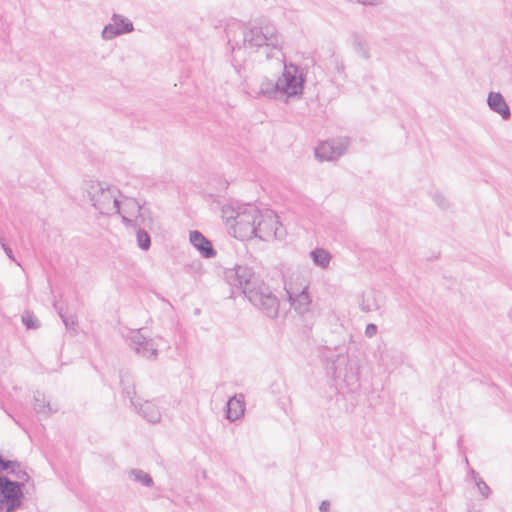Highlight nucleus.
<instances>
[{
	"instance_id": "nucleus-1",
	"label": "nucleus",
	"mask_w": 512,
	"mask_h": 512,
	"mask_svg": "<svg viewBox=\"0 0 512 512\" xmlns=\"http://www.w3.org/2000/svg\"><path fill=\"white\" fill-rule=\"evenodd\" d=\"M304 84V76L302 71L294 66L289 65L285 67L280 86L284 93L289 96L298 95L302 93Z\"/></svg>"
},
{
	"instance_id": "nucleus-2",
	"label": "nucleus",
	"mask_w": 512,
	"mask_h": 512,
	"mask_svg": "<svg viewBox=\"0 0 512 512\" xmlns=\"http://www.w3.org/2000/svg\"><path fill=\"white\" fill-rule=\"evenodd\" d=\"M21 490L17 483L0 478V509L11 511L19 501Z\"/></svg>"
},
{
	"instance_id": "nucleus-3",
	"label": "nucleus",
	"mask_w": 512,
	"mask_h": 512,
	"mask_svg": "<svg viewBox=\"0 0 512 512\" xmlns=\"http://www.w3.org/2000/svg\"><path fill=\"white\" fill-rule=\"evenodd\" d=\"M190 241L205 257H211L215 254L210 241H208L200 232H191Z\"/></svg>"
},
{
	"instance_id": "nucleus-4",
	"label": "nucleus",
	"mask_w": 512,
	"mask_h": 512,
	"mask_svg": "<svg viewBox=\"0 0 512 512\" xmlns=\"http://www.w3.org/2000/svg\"><path fill=\"white\" fill-rule=\"evenodd\" d=\"M488 104L494 111L499 113L503 118H507L510 115L509 108L501 94L491 93L488 97Z\"/></svg>"
},
{
	"instance_id": "nucleus-5",
	"label": "nucleus",
	"mask_w": 512,
	"mask_h": 512,
	"mask_svg": "<svg viewBox=\"0 0 512 512\" xmlns=\"http://www.w3.org/2000/svg\"><path fill=\"white\" fill-rule=\"evenodd\" d=\"M245 411L244 400L241 397H233L227 404V417L231 420L239 419Z\"/></svg>"
},
{
	"instance_id": "nucleus-6",
	"label": "nucleus",
	"mask_w": 512,
	"mask_h": 512,
	"mask_svg": "<svg viewBox=\"0 0 512 512\" xmlns=\"http://www.w3.org/2000/svg\"><path fill=\"white\" fill-rule=\"evenodd\" d=\"M339 155L340 151L330 142H323L316 149V156L321 160H333Z\"/></svg>"
},
{
	"instance_id": "nucleus-7",
	"label": "nucleus",
	"mask_w": 512,
	"mask_h": 512,
	"mask_svg": "<svg viewBox=\"0 0 512 512\" xmlns=\"http://www.w3.org/2000/svg\"><path fill=\"white\" fill-rule=\"evenodd\" d=\"M290 300L291 305L299 312L306 311L310 304V298L306 289L301 290L298 294L290 292Z\"/></svg>"
},
{
	"instance_id": "nucleus-8",
	"label": "nucleus",
	"mask_w": 512,
	"mask_h": 512,
	"mask_svg": "<svg viewBox=\"0 0 512 512\" xmlns=\"http://www.w3.org/2000/svg\"><path fill=\"white\" fill-rule=\"evenodd\" d=\"M117 21L118 19H114V24H111L109 25L108 27H106L103 31V34L106 36V37H109L111 34H119V33H125V32H129L132 30V24L131 23H123V27L119 28H115L114 29V25L117 24Z\"/></svg>"
},
{
	"instance_id": "nucleus-9",
	"label": "nucleus",
	"mask_w": 512,
	"mask_h": 512,
	"mask_svg": "<svg viewBox=\"0 0 512 512\" xmlns=\"http://www.w3.org/2000/svg\"><path fill=\"white\" fill-rule=\"evenodd\" d=\"M109 201V202H112L113 204V207H117L119 210H120V207L118 206V203L117 201L113 198V196L111 195V193L109 191H101L99 193V195H97L95 197V205L101 209L102 208V205L104 204L105 201Z\"/></svg>"
},
{
	"instance_id": "nucleus-10",
	"label": "nucleus",
	"mask_w": 512,
	"mask_h": 512,
	"mask_svg": "<svg viewBox=\"0 0 512 512\" xmlns=\"http://www.w3.org/2000/svg\"><path fill=\"white\" fill-rule=\"evenodd\" d=\"M313 258H314V261L321 265L322 267H326L328 264H329V261H330V255L322 250V249H318L316 251L313 252Z\"/></svg>"
},
{
	"instance_id": "nucleus-11",
	"label": "nucleus",
	"mask_w": 512,
	"mask_h": 512,
	"mask_svg": "<svg viewBox=\"0 0 512 512\" xmlns=\"http://www.w3.org/2000/svg\"><path fill=\"white\" fill-rule=\"evenodd\" d=\"M137 240H138L139 246L142 249H148V247L150 246V237L144 231H139L137 233Z\"/></svg>"
},
{
	"instance_id": "nucleus-12",
	"label": "nucleus",
	"mask_w": 512,
	"mask_h": 512,
	"mask_svg": "<svg viewBox=\"0 0 512 512\" xmlns=\"http://www.w3.org/2000/svg\"><path fill=\"white\" fill-rule=\"evenodd\" d=\"M262 218H263V215L260 212L254 211L253 222H252V232L253 233H256L257 231L261 230Z\"/></svg>"
},
{
	"instance_id": "nucleus-13",
	"label": "nucleus",
	"mask_w": 512,
	"mask_h": 512,
	"mask_svg": "<svg viewBox=\"0 0 512 512\" xmlns=\"http://www.w3.org/2000/svg\"><path fill=\"white\" fill-rule=\"evenodd\" d=\"M330 504L328 502H323L320 506L321 512H329Z\"/></svg>"
},
{
	"instance_id": "nucleus-14",
	"label": "nucleus",
	"mask_w": 512,
	"mask_h": 512,
	"mask_svg": "<svg viewBox=\"0 0 512 512\" xmlns=\"http://www.w3.org/2000/svg\"><path fill=\"white\" fill-rule=\"evenodd\" d=\"M375 331H376V327L374 325H371V326L367 327V333L368 334L371 335V334L375 333Z\"/></svg>"
}]
</instances>
